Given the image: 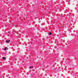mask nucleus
<instances>
[{
	"instance_id": "obj_1",
	"label": "nucleus",
	"mask_w": 78,
	"mask_h": 78,
	"mask_svg": "<svg viewBox=\"0 0 78 78\" xmlns=\"http://www.w3.org/2000/svg\"><path fill=\"white\" fill-rule=\"evenodd\" d=\"M10 40H8L6 41V43H9L10 42Z\"/></svg>"
},
{
	"instance_id": "obj_2",
	"label": "nucleus",
	"mask_w": 78,
	"mask_h": 78,
	"mask_svg": "<svg viewBox=\"0 0 78 78\" xmlns=\"http://www.w3.org/2000/svg\"><path fill=\"white\" fill-rule=\"evenodd\" d=\"M2 58L3 59H4V60H5V59H6V58H5V57H2Z\"/></svg>"
},
{
	"instance_id": "obj_3",
	"label": "nucleus",
	"mask_w": 78,
	"mask_h": 78,
	"mask_svg": "<svg viewBox=\"0 0 78 78\" xmlns=\"http://www.w3.org/2000/svg\"><path fill=\"white\" fill-rule=\"evenodd\" d=\"M48 34L49 35H51V34H51V32H50V33H49Z\"/></svg>"
},
{
	"instance_id": "obj_4",
	"label": "nucleus",
	"mask_w": 78,
	"mask_h": 78,
	"mask_svg": "<svg viewBox=\"0 0 78 78\" xmlns=\"http://www.w3.org/2000/svg\"><path fill=\"white\" fill-rule=\"evenodd\" d=\"M33 66H30V69H31L32 68H33Z\"/></svg>"
},
{
	"instance_id": "obj_5",
	"label": "nucleus",
	"mask_w": 78,
	"mask_h": 78,
	"mask_svg": "<svg viewBox=\"0 0 78 78\" xmlns=\"http://www.w3.org/2000/svg\"><path fill=\"white\" fill-rule=\"evenodd\" d=\"M4 50H5V51H6V48H5Z\"/></svg>"
},
{
	"instance_id": "obj_6",
	"label": "nucleus",
	"mask_w": 78,
	"mask_h": 78,
	"mask_svg": "<svg viewBox=\"0 0 78 78\" xmlns=\"http://www.w3.org/2000/svg\"><path fill=\"white\" fill-rule=\"evenodd\" d=\"M5 48H6V49L7 48V47H5Z\"/></svg>"
},
{
	"instance_id": "obj_7",
	"label": "nucleus",
	"mask_w": 78,
	"mask_h": 78,
	"mask_svg": "<svg viewBox=\"0 0 78 78\" xmlns=\"http://www.w3.org/2000/svg\"><path fill=\"white\" fill-rule=\"evenodd\" d=\"M71 32H72V31H70V33H71Z\"/></svg>"
},
{
	"instance_id": "obj_8",
	"label": "nucleus",
	"mask_w": 78,
	"mask_h": 78,
	"mask_svg": "<svg viewBox=\"0 0 78 78\" xmlns=\"http://www.w3.org/2000/svg\"><path fill=\"white\" fill-rule=\"evenodd\" d=\"M28 40L29 41H30V40L28 39Z\"/></svg>"
}]
</instances>
